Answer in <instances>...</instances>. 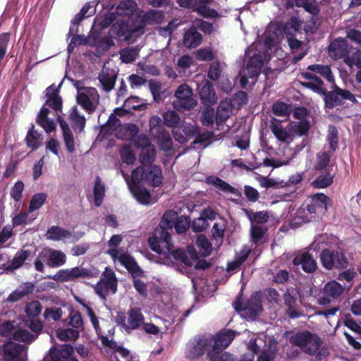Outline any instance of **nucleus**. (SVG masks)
<instances>
[{"instance_id":"cd10ccee","label":"nucleus","mask_w":361,"mask_h":361,"mask_svg":"<svg viewBox=\"0 0 361 361\" xmlns=\"http://www.w3.org/2000/svg\"><path fill=\"white\" fill-rule=\"evenodd\" d=\"M31 255V251L29 250L21 249L15 254L13 259L8 263L5 267L6 271H13L23 267L26 260Z\"/></svg>"},{"instance_id":"9b49d317","label":"nucleus","mask_w":361,"mask_h":361,"mask_svg":"<svg viewBox=\"0 0 361 361\" xmlns=\"http://www.w3.org/2000/svg\"><path fill=\"white\" fill-rule=\"evenodd\" d=\"M176 100L173 105L180 111L190 110L196 105V101L192 98V89L185 84L180 85L175 92Z\"/></svg>"},{"instance_id":"ea45409f","label":"nucleus","mask_w":361,"mask_h":361,"mask_svg":"<svg viewBox=\"0 0 361 361\" xmlns=\"http://www.w3.org/2000/svg\"><path fill=\"white\" fill-rule=\"evenodd\" d=\"M71 37V40L68 45V53L73 52L75 48L77 46L80 45H94V39H92L90 37H85L84 35H73Z\"/></svg>"},{"instance_id":"0eeeda50","label":"nucleus","mask_w":361,"mask_h":361,"mask_svg":"<svg viewBox=\"0 0 361 361\" xmlns=\"http://www.w3.org/2000/svg\"><path fill=\"white\" fill-rule=\"evenodd\" d=\"M95 293L102 300H106L110 294L116 293L117 290V279L115 274L110 269H106L103 276L94 287Z\"/></svg>"},{"instance_id":"f8f14e48","label":"nucleus","mask_w":361,"mask_h":361,"mask_svg":"<svg viewBox=\"0 0 361 361\" xmlns=\"http://www.w3.org/2000/svg\"><path fill=\"white\" fill-rule=\"evenodd\" d=\"M133 16L142 34L143 33L145 27L147 25L160 24L164 19V12L154 9H149L147 11L140 10L137 11Z\"/></svg>"},{"instance_id":"4c0bfd02","label":"nucleus","mask_w":361,"mask_h":361,"mask_svg":"<svg viewBox=\"0 0 361 361\" xmlns=\"http://www.w3.org/2000/svg\"><path fill=\"white\" fill-rule=\"evenodd\" d=\"M312 219L310 214H308L305 207H300L295 212L293 217L290 220V226L295 228L303 223L310 222Z\"/></svg>"},{"instance_id":"a211bd4d","label":"nucleus","mask_w":361,"mask_h":361,"mask_svg":"<svg viewBox=\"0 0 361 361\" xmlns=\"http://www.w3.org/2000/svg\"><path fill=\"white\" fill-rule=\"evenodd\" d=\"M328 51L331 59L334 60L343 59L345 61V57L349 56L347 41L341 37L336 38L330 43Z\"/></svg>"},{"instance_id":"3c124183","label":"nucleus","mask_w":361,"mask_h":361,"mask_svg":"<svg viewBox=\"0 0 361 361\" xmlns=\"http://www.w3.org/2000/svg\"><path fill=\"white\" fill-rule=\"evenodd\" d=\"M154 137L157 140L161 150L168 152L172 149L173 141L170 134L167 131H164Z\"/></svg>"},{"instance_id":"a18cd8bd","label":"nucleus","mask_w":361,"mask_h":361,"mask_svg":"<svg viewBox=\"0 0 361 361\" xmlns=\"http://www.w3.org/2000/svg\"><path fill=\"white\" fill-rule=\"evenodd\" d=\"M307 70L312 71V73L319 75L324 78L327 81L331 82L334 81V75L331 68L329 66H323L320 64H313L307 67Z\"/></svg>"},{"instance_id":"8fccbe9b","label":"nucleus","mask_w":361,"mask_h":361,"mask_svg":"<svg viewBox=\"0 0 361 361\" xmlns=\"http://www.w3.org/2000/svg\"><path fill=\"white\" fill-rule=\"evenodd\" d=\"M331 159V154L326 151L319 152L317 154L315 163L313 169L315 171L325 170L329 166Z\"/></svg>"},{"instance_id":"f257e3e1","label":"nucleus","mask_w":361,"mask_h":361,"mask_svg":"<svg viewBox=\"0 0 361 361\" xmlns=\"http://www.w3.org/2000/svg\"><path fill=\"white\" fill-rule=\"evenodd\" d=\"M45 102L40 109L36 118V123L40 126L47 133L56 130V121L59 123L62 135L72 132L68 123L61 116L63 100L59 95V87L54 85L46 89Z\"/></svg>"},{"instance_id":"412c9836","label":"nucleus","mask_w":361,"mask_h":361,"mask_svg":"<svg viewBox=\"0 0 361 361\" xmlns=\"http://www.w3.org/2000/svg\"><path fill=\"white\" fill-rule=\"evenodd\" d=\"M118 261L128 271L133 278L144 276L145 274L143 270L139 267L135 259L129 254H121L118 257Z\"/></svg>"},{"instance_id":"393cba45","label":"nucleus","mask_w":361,"mask_h":361,"mask_svg":"<svg viewBox=\"0 0 361 361\" xmlns=\"http://www.w3.org/2000/svg\"><path fill=\"white\" fill-rule=\"evenodd\" d=\"M233 106L232 102L227 99L220 102L216 114V123L217 126L224 125L230 117L232 114Z\"/></svg>"},{"instance_id":"09e8293b","label":"nucleus","mask_w":361,"mask_h":361,"mask_svg":"<svg viewBox=\"0 0 361 361\" xmlns=\"http://www.w3.org/2000/svg\"><path fill=\"white\" fill-rule=\"evenodd\" d=\"M164 123L165 126L177 130L180 123V118L177 112L173 110L165 111L163 114Z\"/></svg>"},{"instance_id":"f03ea898","label":"nucleus","mask_w":361,"mask_h":361,"mask_svg":"<svg viewBox=\"0 0 361 361\" xmlns=\"http://www.w3.org/2000/svg\"><path fill=\"white\" fill-rule=\"evenodd\" d=\"M148 244L153 251L163 255L166 259L173 258L172 265L176 270L183 272L180 266L190 265V261L183 250L173 249L171 234L166 229L162 227L155 229L148 239Z\"/></svg>"},{"instance_id":"4be33fe9","label":"nucleus","mask_w":361,"mask_h":361,"mask_svg":"<svg viewBox=\"0 0 361 361\" xmlns=\"http://www.w3.org/2000/svg\"><path fill=\"white\" fill-rule=\"evenodd\" d=\"M301 75L304 79L307 80L301 82V85L303 87L320 94L325 93L324 82L319 76L307 71L302 73Z\"/></svg>"},{"instance_id":"bb28decb","label":"nucleus","mask_w":361,"mask_h":361,"mask_svg":"<svg viewBox=\"0 0 361 361\" xmlns=\"http://www.w3.org/2000/svg\"><path fill=\"white\" fill-rule=\"evenodd\" d=\"M145 145L141 149L140 161L143 166H151L156 158V149L147 138L145 137Z\"/></svg>"},{"instance_id":"a878e982","label":"nucleus","mask_w":361,"mask_h":361,"mask_svg":"<svg viewBox=\"0 0 361 361\" xmlns=\"http://www.w3.org/2000/svg\"><path fill=\"white\" fill-rule=\"evenodd\" d=\"M283 300L286 306H287L286 314L291 319L299 318L302 314L296 310V298L295 293L293 289H288L283 295Z\"/></svg>"},{"instance_id":"39448f33","label":"nucleus","mask_w":361,"mask_h":361,"mask_svg":"<svg viewBox=\"0 0 361 361\" xmlns=\"http://www.w3.org/2000/svg\"><path fill=\"white\" fill-rule=\"evenodd\" d=\"M290 343L300 348L309 355H314L319 349L322 341L319 336L308 331L298 332L290 338Z\"/></svg>"},{"instance_id":"f3484780","label":"nucleus","mask_w":361,"mask_h":361,"mask_svg":"<svg viewBox=\"0 0 361 361\" xmlns=\"http://www.w3.org/2000/svg\"><path fill=\"white\" fill-rule=\"evenodd\" d=\"M237 334L235 331L228 329L220 331L215 336L210 337L213 343L212 349L214 351L223 350L231 343Z\"/></svg>"},{"instance_id":"680f3d73","label":"nucleus","mask_w":361,"mask_h":361,"mask_svg":"<svg viewBox=\"0 0 361 361\" xmlns=\"http://www.w3.org/2000/svg\"><path fill=\"white\" fill-rule=\"evenodd\" d=\"M149 134L154 137L159 133L166 131L162 125L161 119L157 116H153L149 121Z\"/></svg>"},{"instance_id":"4d7b16f0","label":"nucleus","mask_w":361,"mask_h":361,"mask_svg":"<svg viewBox=\"0 0 361 361\" xmlns=\"http://www.w3.org/2000/svg\"><path fill=\"white\" fill-rule=\"evenodd\" d=\"M196 245L202 256L207 257L210 255L212 250V243L204 235H199L197 236Z\"/></svg>"},{"instance_id":"2eb2a0df","label":"nucleus","mask_w":361,"mask_h":361,"mask_svg":"<svg viewBox=\"0 0 361 361\" xmlns=\"http://www.w3.org/2000/svg\"><path fill=\"white\" fill-rule=\"evenodd\" d=\"M82 232L73 233L58 226L49 227L47 232V239L54 241L75 243L83 235Z\"/></svg>"},{"instance_id":"69168bd1","label":"nucleus","mask_w":361,"mask_h":361,"mask_svg":"<svg viewBox=\"0 0 361 361\" xmlns=\"http://www.w3.org/2000/svg\"><path fill=\"white\" fill-rule=\"evenodd\" d=\"M293 132L298 135H305L310 128V122L306 119H301L298 122L293 123L291 126Z\"/></svg>"},{"instance_id":"4468645a","label":"nucleus","mask_w":361,"mask_h":361,"mask_svg":"<svg viewBox=\"0 0 361 361\" xmlns=\"http://www.w3.org/2000/svg\"><path fill=\"white\" fill-rule=\"evenodd\" d=\"M92 276L90 270L82 267L60 269L55 275L50 277L56 281L67 282L79 278H90Z\"/></svg>"},{"instance_id":"49530a36","label":"nucleus","mask_w":361,"mask_h":361,"mask_svg":"<svg viewBox=\"0 0 361 361\" xmlns=\"http://www.w3.org/2000/svg\"><path fill=\"white\" fill-rule=\"evenodd\" d=\"M122 175L123 178L126 179L129 188L139 185L142 180H145V172L143 166H138L135 170L132 171L131 178L129 180L128 179V176L125 174L124 172H122Z\"/></svg>"},{"instance_id":"7c9ffc66","label":"nucleus","mask_w":361,"mask_h":361,"mask_svg":"<svg viewBox=\"0 0 361 361\" xmlns=\"http://www.w3.org/2000/svg\"><path fill=\"white\" fill-rule=\"evenodd\" d=\"M199 94L202 103L204 105L210 106L216 102L217 98L213 85L208 81L199 87Z\"/></svg>"},{"instance_id":"37998d69","label":"nucleus","mask_w":361,"mask_h":361,"mask_svg":"<svg viewBox=\"0 0 361 361\" xmlns=\"http://www.w3.org/2000/svg\"><path fill=\"white\" fill-rule=\"evenodd\" d=\"M334 180V175L325 170L320 175L316 177L312 182V186L317 189L326 188L330 186Z\"/></svg>"},{"instance_id":"20e7f679","label":"nucleus","mask_w":361,"mask_h":361,"mask_svg":"<svg viewBox=\"0 0 361 361\" xmlns=\"http://www.w3.org/2000/svg\"><path fill=\"white\" fill-rule=\"evenodd\" d=\"M133 16L126 20H118L113 23L109 35L119 42H129L134 37L142 34Z\"/></svg>"},{"instance_id":"e2e57ef3","label":"nucleus","mask_w":361,"mask_h":361,"mask_svg":"<svg viewBox=\"0 0 361 361\" xmlns=\"http://www.w3.org/2000/svg\"><path fill=\"white\" fill-rule=\"evenodd\" d=\"M56 336L61 341H75L79 337V331L73 329H58Z\"/></svg>"},{"instance_id":"6e6d98bb","label":"nucleus","mask_w":361,"mask_h":361,"mask_svg":"<svg viewBox=\"0 0 361 361\" xmlns=\"http://www.w3.org/2000/svg\"><path fill=\"white\" fill-rule=\"evenodd\" d=\"M36 216H30L29 212H20L12 218V226L13 227H18L23 225L30 224Z\"/></svg>"},{"instance_id":"de8ad7c7","label":"nucleus","mask_w":361,"mask_h":361,"mask_svg":"<svg viewBox=\"0 0 361 361\" xmlns=\"http://www.w3.org/2000/svg\"><path fill=\"white\" fill-rule=\"evenodd\" d=\"M41 142L42 135L35 130V126L32 124L26 136L27 145L30 147L32 150H36L41 145Z\"/></svg>"},{"instance_id":"1a4fd4ad","label":"nucleus","mask_w":361,"mask_h":361,"mask_svg":"<svg viewBox=\"0 0 361 361\" xmlns=\"http://www.w3.org/2000/svg\"><path fill=\"white\" fill-rule=\"evenodd\" d=\"M212 343V339L206 336H195L190 340L185 348V357L195 360L202 357Z\"/></svg>"},{"instance_id":"bf43d9fd","label":"nucleus","mask_w":361,"mask_h":361,"mask_svg":"<svg viewBox=\"0 0 361 361\" xmlns=\"http://www.w3.org/2000/svg\"><path fill=\"white\" fill-rule=\"evenodd\" d=\"M140 49L136 47H128L121 50L120 59L124 63H131L138 56Z\"/></svg>"},{"instance_id":"6e6552de","label":"nucleus","mask_w":361,"mask_h":361,"mask_svg":"<svg viewBox=\"0 0 361 361\" xmlns=\"http://www.w3.org/2000/svg\"><path fill=\"white\" fill-rule=\"evenodd\" d=\"M263 294L261 291L253 293L245 302H235V309L238 312H245L250 318H255L263 310L262 305Z\"/></svg>"},{"instance_id":"e433bc0d","label":"nucleus","mask_w":361,"mask_h":361,"mask_svg":"<svg viewBox=\"0 0 361 361\" xmlns=\"http://www.w3.org/2000/svg\"><path fill=\"white\" fill-rule=\"evenodd\" d=\"M106 192V187L101 178L97 176L93 188V202L95 207L102 205Z\"/></svg>"},{"instance_id":"58836bf2","label":"nucleus","mask_w":361,"mask_h":361,"mask_svg":"<svg viewBox=\"0 0 361 361\" xmlns=\"http://www.w3.org/2000/svg\"><path fill=\"white\" fill-rule=\"evenodd\" d=\"M100 338L103 345L113 350L123 358L128 359L130 357V351L122 345H118L116 341L109 339L107 336H101Z\"/></svg>"},{"instance_id":"603ef678","label":"nucleus","mask_w":361,"mask_h":361,"mask_svg":"<svg viewBox=\"0 0 361 361\" xmlns=\"http://www.w3.org/2000/svg\"><path fill=\"white\" fill-rule=\"evenodd\" d=\"M130 189L133 196L140 203L142 204H149L151 203V195L147 189L140 188L139 185L131 187Z\"/></svg>"},{"instance_id":"f704fd0d","label":"nucleus","mask_w":361,"mask_h":361,"mask_svg":"<svg viewBox=\"0 0 361 361\" xmlns=\"http://www.w3.org/2000/svg\"><path fill=\"white\" fill-rule=\"evenodd\" d=\"M73 352V348L69 344H63L59 349L52 348L50 349L51 361H66Z\"/></svg>"},{"instance_id":"ddd939ff","label":"nucleus","mask_w":361,"mask_h":361,"mask_svg":"<svg viewBox=\"0 0 361 361\" xmlns=\"http://www.w3.org/2000/svg\"><path fill=\"white\" fill-rule=\"evenodd\" d=\"M324 102L326 108L333 109L337 106L342 105L345 100H349L356 103L357 100L353 94L346 90L336 87L334 90L325 92Z\"/></svg>"},{"instance_id":"052dcab7","label":"nucleus","mask_w":361,"mask_h":361,"mask_svg":"<svg viewBox=\"0 0 361 361\" xmlns=\"http://www.w3.org/2000/svg\"><path fill=\"white\" fill-rule=\"evenodd\" d=\"M222 350L209 351L207 353V358L210 361H237V359L231 353L227 352L221 353Z\"/></svg>"},{"instance_id":"0e129e2a","label":"nucleus","mask_w":361,"mask_h":361,"mask_svg":"<svg viewBox=\"0 0 361 361\" xmlns=\"http://www.w3.org/2000/svg\"><path fill=\"white\" fill-rule=\"evenodd\" d=\"M37 338L27 329H18L13 332V339L17 341L30 342Z\"/></svg>"},{"instance_id":"a19ab883","label":"nucleus","mask_w":361,"mask_h":361,"mask_svg":"<svg viewBox=\"0 0 361 361\" xmlns=\"http://www.w3.org/2000/svg\"><path fill=\"white\" fill-rule=\"evenodd\" d=\"M268 231L266 225H251L250 236L251 240L255 245L262 244L264 242V238Z\"/></svg>"},{"instance_id":"dca6fc26","label":"nucleus","mask_w":361,"mask_h":361,"mask_svg":"<svg viewBox=\"0 0 361 361\" xmlns=\"http://www.w3.org/2000/svg\"><path fill=\"white\" fill-rule=\"evenodd\" d=\"M144 319L145 317L140 309L130 308L127 313V317L122 319L121 326L126 334H130L144 324Z\"/></svg>"},{"instance_id":"6ab92c4d","label":"nucleus","mask_w":361,"mask_h":361,"mask_svg":"<svg viewBox=\"0 0 361 361\" xmlns=\"http://www.w3.org/2000/svg\"><path fill=\"white\" fill-rule=\"evenodd\" d=\"M343 292V287L336 280L326 283L323 289L324 296L320 299V303L325 305L331 300L338 299Z\"/></svg>"},{"instance_id":"338daca9","label":"nucleus","mask_w":361,"mask_h":361,"mask_svg":"<svg viewBox=\"0 0 361 361\" xmlns=\"http://www.w3.org/2000/svg\"><path fill=\"white\" fill-rule=\"evenodd\" d=\"M42 305L38 300L28 302L25 307V312L29 317H36L42 312Z\"/></svg>"},{"instance_id":"5701e85b","label":"nucleus","mask_w":361,"mask_h":361,"mask_svg":"<svg viewBox=\"0 0 361 361\" xmlns=\"http://www.w3.org/2000/svg\"><path fill=\"white\" fill-rule=\"evenodd\" d=\"M25 351L24 345L13 342L6 343L3 348L4 357L7 361H14L15 360L23 361L22 355Z\"/></svg>"},{"instance_id":"72a5a7b5","label":"nucleus","mask_w":361,"mask_h":361,"mask_svg":"<svg viewBox=\"0 0 361 361\" xmlns=\"http://www.w3.org/2000/svg\"><path fill=\"white\" fill-rule=\"evenodd\" d=\"M269 128L278 141L287 142L292 139L293 133L290 129L284 128L280 122H272Z\"/></svg>"},{"instance_id":"9d476101","label":"nucleus","mask_w":361,"mask_h":361,"mask_svg":"<svg viewBox=\"0 0 361 361\" xmlns=\"http://www.w3.org/2000/svg\"><path fill=\"white\" fill-rule=\"evenodd\" d=\"M99 94L94 87H85L78 92L76 99L78 104L88 114L93 113L99 102Z\"/></svg>"},{"instance_id":"5fc2aeb1","label":"nucleus","mask_w":361,"mask_h":361,"mask_svg":"<svg viewBox=\"0 0 361 361\" xmlns=\"http://www.w3.org/2000/svg\"><path fill=\"white\" fill-rule=\"evenodd\" d=\"M47 197V195L44 192H39L33 195L28 205V212L32 213L40 209L46 202Z\"/></svg>"},{"instance_id":"7ed1b4c3","label":"nucleus","mask_w":361,"mask_h":361,"mask_svg":"<svg viewBox=\"0 0 361 361\" xmlns=\"http://www.w3.org/2000/svg\"><path fill=\"white\" fill-rule=\"evenodd\" d=\"M263 66V57L260 54H253L250 56L247 66L238 76L240 86L243 89L252 87L257 82Z\"/></svg>"},{"instance_id":"aec40b11","label":"nucleus","mask_w":361,"mask_h":361,"mask_svg":"<svg viewBox=\"0 0 361 361\" xmlns=\"http://www.w3.org/2000/svg\"><path fill=\"white\" fill-rule=\"evenodd\" d=\"M295 266H300L308 274L313 273L317 269V263L313 256L307 252L298 255L293 261Z\"/></svg>"},{"instance_id":"c85d7f7f","label":"nucleus","mask_w":361,"mask_h":361,"mask_svg":"<svg viewBox=\"0 0 361 361\" xmlns=\"http://www.w3.org/2000/svg\"><path fill=\"white\" fill-rule=\"evenodd\" d=\"M116 78L115 72L109 69H103L98 76L102 90L106 92H109L114 88Z\"/></svg>"},{"instance_id":"774afa93","label":"nucleus","mask_w":361,"mask_h":361,"mask_svg":"<svg viewBox=\"0 0 361 361\" xmlns=\"http://www.w3.org/2000/svg\"><path fill=\"white\" fill-rule=\"evenodd\" d=\"M345 63L350 68L355 66L361 70V50H357L345 57Z\"/></svg>"},{"instance_id":"2f4dec72","label":"nucleus","mask_w":361,"mask_h":361,"mask_svg":"<svg viewBox=\"0 0 361 361\" xmlns=\"http://www.w3.org/2000/svg\"><path fill=\"white\" fill-rule=\"evenodd\" d=\"M180 127L184 135L178 132L179 128L173 130V135L174 139L181 144L186 142L189 138L195 137L198 131V128L196 126L190 124H183L180 125Z\"/></svg>"},{"instance_id":"423d86ee","label":"nucleus","mask_w":361,"mask_h":361,"mask_svg":"<svg viewBox=\"0 0 361 361\" xmlns=\"http://www.w3.org/2000/svg\"><path fill=\"white\" fill-rule=\"evenodd\" d=\"M319 257L323 267L327 270L344 269L348 264L345 253L340 248L323 249Z\"/></svg>"},{"instance_id":"c756f323","label":"nucleus","mask_w":361,"mask_h":361,"mask_svg":"<svg viewBox=\"0 0 361 361\" xmlns=\"http://www.w3.org/2000/svg\"><path fill=\"white\" fill-rule=\"evenodd\" d=\"M163 180L162 171L160 166L151 165L145 172V181L153 187L161 185Z\"/></svg>"},{"instance_id":"473e14b6","label":"nucleus","mask_w":361,"mask_h":361,"mask_svg":"<svg viewBox=\"0 0 361 361\" xmlns=\"http://www.w3.org/2000/svg\"><path fill=\"white\" fill-rule=\"evenodd\" d=\"M202 39L201 34L192 26L185 31L183 42L185 47L192 49L198 47Z\"/></svg>"},{"instance_id":"c03bdc74","label":"nucleus","mask_w":361,"mask_h":361,"mask_svg":"<svg viewBox=\"0 0 361 361\" xmlns=\"http://www.w3.org/2000/svg\"><path fill=\"white\" fill-rule=\"evenodd\" d=\"M137 4L134 0H123L116 8V13L118 16H130L135 11Z\"/></svg>"},{"instance_id":"864d4df0","label":"nucleus","mask_w":361,"mask_h":361,"mask_svg":"<svg viewBox=\"0 0 361 361\" xmlns=\"http://www.w3.org/2000/svg\"><path fill=\"white\" fill-rule=\"evenodd\" d=\"M72 121V127L75 133H81L85 126V118L82 115L79 114L76 107L73 108L70 114Z\"/></svg>"},{"instance_id":"c9c22d12","label":"nucleus","mask_w":361,"mask_h":361,"mask_svg":"<svg viewBox=\"0 0 361 361\" xmlns=\"http://www.w3.org/2000/svg\"><path fill=\"white\" fill-rule=\"evenodd\" d=\"M311 202L321 214H324L331 205V199L324 193H316L311 197Z\"/></svg>"},{"instance_id":"13d9d810","label":"nucleus","mask_w":361,"mask_h":361,"mask_svg":"<svg viewBox=\"0 0 361 361\" xmlns=\"http://www.w3.org/2000/svg\"><path fill=\"white\" fill-rule=\"evenodd\" d=\"M326 141L332 152H335L338 145V131L334 125L329 126Z\"/></svg>"},{"instance_id":"79ce46f5","label":"nucleus","mask_w":361,"mask_h":361,"mask_svg":"<svg viewBox=\"0 0 361 361\" xmlns=\"http://www.w3.org/2000/svg\"><path fill=\"white\" fill-rule=\"evenodd\" d=\"M209 180L211 183H212L217 189L221 191L233 194L238 197H240L242 195L241 192L238 189L231 186L228 183L220 179L219 178L211 177Z\"/></svg>"},{"instance_id":"b1692460","label":"nucleus","mask_w":361,"mask_h":361,"mask_svg":"<svg viewBox=\"0 0 361 361\" xmlns=\"http://www.w3.org/2000/svg\"><path fill=\"white\" fill-rule=\"evenodd\" d=\"M42 257L46 258L47 264L51 268L59 267L66 262V256L61 250L48 249L43 250Z\"/></svg>"}]
</instances>
